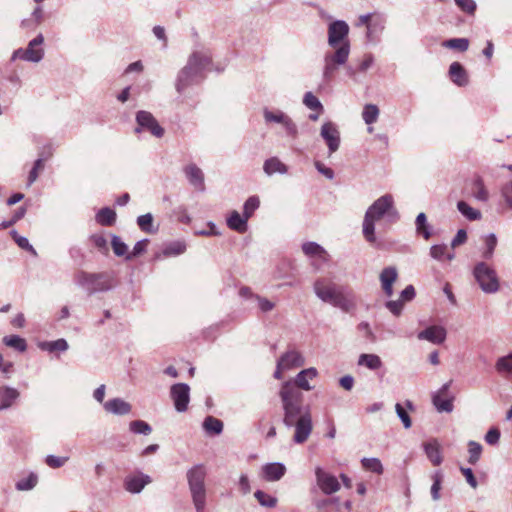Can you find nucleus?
Masks as SVG:
<instances>
[{
	"instance_id": "nucleus-53",
	"label": "nucleus",
	"mask_w": 512,
	"mask_h": 512,
	"mask_svg": "<svg viewBox=\"0 0 512 512\" xmlns=\"http://www.w3.org/2000/svg\"><path fill=\"white\" fill-rule=\"evenodd\" d=\"M259 204H260L259 198L256 196H251L245 201L244 206H243V209H244L243 214L246 216V218L249 219L252 216L254 211L259 207Z\"/></svg>"
},
{
	"instance_id": "nucleus-18",
	"label": "nucleus",
	"mask_w": 512,
	"mask_h": 512,
	"mask_svg": "<svg viewBox=\"0 0 512 512\" xmlns=\"http://www.w3.org/2000/svg\"><path fill=\"white\" fill-rule=\"evenodd\" d=\"M397 279L398 271L396 267L388 266L381 271L379 275V280L385 296L389 298L393 296V284L396 282Z\"/></svg>"
},
{
	"instance_id": "nucleus-43",
	"label": "nucleus",
	"mask_w": 512,
	"mask_h": 512,
	"mask_svg": "<svg viewBox=\"0 0 512 512\" xmlns=\"http://www.w3.org/2000/svg\"><path fill=\"white\" fill-rule=\"evenodd\" d=\"M186 251V244L182 241H175L168 244L162 251L163 256L171 257L183 254Z\"/></svg>"
},
{
	"instance_id": "nucleus-29",
	"label": "nucleus",
	"mask_w": 512,
	"mask_h": 512,
	"mask_svg": "<svg viewBox=\"0 0 512 512\" xmlns=\"http://www.w3.org/2000/svg\"><path fill=\"white\" fill-rule=\"evenodd\" d=\"M357 364L372 371L380 369L383 365L382 360L378 355L367 353L359 355Z\"/></svg>"
},
{
	"instance_id": "nucleus-17",
	"label": "nucleus",
	"mask_w": 512,
	"mask_h": 512,
	"mask_svg": "<svg viewBox=\"0 0 512 512\" xmlns=\"http://www.w3.org/2000/svg\"><path fill=\"white\" fill-rule=\"evenodd\" d=\"M277 362L280 364L281 368H285L286 370L290 371L295 368L302 367L305 364V358L301 352L295 349H290L283 353Z\"/></svg>"
},
{
	"instance_id": "nucleus-63",
	"label": "nucleus",
	"mask_w": 512,
	"mask_h": 512,
	"mask_svg": "<svg viewBox=\"0 0 512 512\" xmlns=\"http://www.w3.org/2000/svg\"><path fill=\"white\" fill-rule=\"evenodd\" d=\"M255 300L258 303V307L262 312H269L273 310L275 304L267 298L261 296H255Z\"/></svg>"
},
{
	"instance_id": "nucleus-48",
	"label": "nucleus",
	"mask_w": 512,
	"mask_h": 512,
	"mask_svg": "<svg viewBox=\"0 0 512 512\" xmlns=\"http://www.w3.org/2000/svg\"><path fill=\"white\" fill-rule=\"evenodd\" d=\"M129 429L135 434L149 435L152 431L151 426L143 420H134L130 422Z\"/></svg>"
},
{
	"instance_id": "nucleus-16",
	"label": "nucleus",
	"mask_w": 512,
	"mask_h": 512,
	"mask_svg": "<svg viewBox=\"0 0 512 512\" xmlns=\"http://www.w3.org/2000/svg\"><path fill=\"white\" fill-rule=\"evenodd\" d=\"M151 482L152 479L149 475L137 471L125 477L124 488L131 494H139Z\"/></svg>"
},
{
	"instance_id": "nucleus-36",
	"label": "nucleus",
	"mask_w": 512,
	"mask_h": 512,
	"mask_svg": "<svg viewBox=\"0 0 512 512\" xmlns=\"http://www.w3.org/2000/svg\"><path fill=\"white\" fill-rule=\"evenodd\" d=\"M415 225L417 234L423 236L426 240L431 237L430 226L425 213L421 212L417 215Z\"/></svg>"
},
{
	"instance_id": "nucleus-7",
	"label": "nucleus",
	"mask_w": 512,
	"mask_h": 512,
	"mask_svg": "<svg viewBox=\"0 0 512 512\" xmlns=\"http://www.w3.org/2000/svg\"><path fill=\"white\" fill-rule=\"evenodd\" d=\"M473 276L484 293L493 294L500 288L499 278L495 269L484 261L475 264Z\"/></svg>"
},
{
	"instance_id": "nucleus-28",
	"label": "nucleus",
	"mask_w": 512,
	"mask_h": 512,
	"mask_svg": "<svg viewBox=\"0 0 512 512\" xmlns=\"http://www.w3.org/2000/svg\"><path fill=\"white\" fill-rule=\"evenodd\" d=\"M247 221L244 214L241 216L237 211H232L227 218V225L230 229L243 233L247 230Z\"/></svg>"
},
{
	"instance_id": "nucleus-52",
	"label": "nucleus",
	"mask_w": 512,
	"mask_h": 512,
	"mask_svg": "<svg viewBox=\"0 0 512 512\" xmlns=\"http://www.w3.org/2000/svg\"><path fill=\"white\" fill-rule=\"evenodd\" d=\"M11 236L20 248L31 252L33 255H37L35 249L26 237L20 236L15 230L11 231Z\"/></svg>"
},
{
	"instance_id": "nucleus-8",
	"label": "nucleus",
	"mask_w": 512,
	"mask_h": 512,
	"mask_svg": "<svg viewBox=\"0 0 512 512\" xmlns=\"http://www.w3.org/2000/svg\"><path fill=\"white\" fill-rule=\"evenodd\" d=\"M334 49V51H328L324 55L323 79L327 82L332 79L338 66L347 62L350 54L349 42H344Z\"/></svg>"
},
{
	"instance_id": "nucleus-42",
	"label": "nucleus",
	"mask_w": 512,
	"mask_h": 512,
	"mask_svg": "<svg viewBox=\"0 0 512 512\" xmlns=\"http://www.w3.org/2000/svg\"><path fill=\"white\" fill-rule=\"evenodd\" d=\"M18 397L19 392L15 388H2V409L11 407Z\"/></svg>"
},
{
	"instance_id": "nucleus-46",
	"label": "nucleus",
	"mask_w": 512,
	"mask_h": 512,
	"mask_svg": "<svg viewBox=\"0 0 512 512\" xmlns=\"http://www.w3.org/2000/svg\"><path fill=\"white\" fill-rule=\"evenodd\" d=\"M255 498L263 507L274 508L277 505V498L265 493L262 490H257L254 493Z\"/></svg>"
},
{
	"instance_id": "nucleus-5",
	"label": "nucleus",
	"mask_w": 512,
	"mask_h": 512,
	"mask_svg": "<svg viewBox=\"0 0 512 512\" xmlns=\"http://www.w3.org/2000/svg\"><path fill=\"white\" fill-rule=\"evenodd\" d=\"M206 475V468L202 464L194 465L186 473L192 503L196 512H205L207 497Z\"/></svg>"
},
{
	"instance_id": "nucleus-41",
	"label": "nucleus",
	"mask_w": 512,
	"mask_h": 512,
	"mask_svg": "<svg viewBox=\"0 0 512 512\" xmlns=\"http://www.w3.org/2000/svg\"><path fill=\"white\" fill-rule=\"evenodd\" d=\"M361 464H362V467L365 469V470H368V471H371L373 473H376L378 475H381L384 471L383 469V465L380 461V459L378 458H362L361 459Z\"/></svg>"
},
{
	"instance_id": "nucleus-57",
	"label": "nucleus",
	"mask_w": 512,
	"mask_h": 512,
	"mask_svg": "<svg viewBox=\"0 0 512 512\" xmlns=\"http://www.w3.org/2000/svg\"><path fill=\"white\" fill-rule=\"evenodd\" d=\"M456 5L467 14H474L477 8L474 0H454Z\"/></svg>"
},
{
	"instance_id": "nucleus-23",
	"label": "nucleus",
	"mask_w": 512,
	"mask_h": 512,
	"mask_svg": "<svg viewBox=\"0 0 512 512\" xmlns=\"http://www.w3.org/2000/svg\"><path fill=\"white\" fill-rule=\"evenodd\" d=\"M286 473V467L280 462L268 463L262 467V477L269 482L279 481Z\"/></svg>"
},
{
	"instance_id": "nucleus-61",
	"label": "nucleus",
	"mask_w": 512,
	"mask_h": 512,
	"mask_svg": "<svg viewBox=\"0 0 512 512\" xmlns=\"http://www.w3.org/2000/svg\"><path fill=\"white\" fill-rule=\"evenodd\" d=\"M386 308L395 316H399L402 313L404 302L400 299L390 300L385 303Z\"/></svg>"
},
{
	"instance_id": "nucleus-47",
	"label": "nucleus",
	"mask_w": 512,
	"mask_h": 512,
	"mask_svg": "<svg viewBox=\"0 0 512 512\" xmlns=\"http://www.w3.org/2000/svg\"><path fill=\"white\" fill-rule=\"evenodd\" d=\"M468 452H469V458L468 462L472 465L476 464L481 456L482 453V446L476 441H469L468 442Z\"/></svg>"
},
{
	"instance_id": "nucleus-2",
	"label": "nucleus",
	"mask_w": 512,
	"mask_h": 512,
	"mask_svg": "<svg viewBox=\"0 0 512 512\" xmlns=\"http://www.w3.org/2000/svg\"><path fill=\"white\" fill-rule=\"evenodd\" d=\"M398 219L399 213L395 207L394 197L391 194L382 195L365 212L362 223L364 239L370 244H375L377 241L375 233L376 223L382 220L394 223Z\"/></svg>"
},
{
	"instance_id": "nucleus-62",
	"label": "nucleus",
	"mask_w": 512,
	"mask_h": 512,
	"mask_svg": "<svg viewBox=\"0 0 512 512\" xmlns=\"http://www.w3.org/2000/svg\"><path fill=\"white\" fill-rule=\"evenodd\" d=\"M446 250H447V246L442 244V245H433L431 248H430V256L435 259V260H438V261H442L444 260V256L446 254Z\"/></svg>"
},
{
	"instance_id": "nucleus-38",
	"label": "nucleus",
	"mask_w": 512,
	"mask_h": 512,
	"mask_svg": "<svg viewBox=\"0 0 512 512\" xmlns=\"http://www.w3.org/2000/svg\"><path fill=\"white\" fill-rule=\"evenodd\" d=\"M38 483V476L36 473H29L26 477L20 479L16 483V489L19 491H30Z\"/></svg>"
},
{
	"instance_id": "nucleus-10",
	"label": "nucleus",
	"mask_w": 512,
	"mask_h": 512,
	"mask_svg": "<svg viewBox=\"0 0 512 512\" xmlns=\"http://www.w3.org/2000/svg\"><path fill=\"white\" fill-rule=\"evenodd\" d=\"M263 117L266 123H277L283 128L287 137L296 139L298 136V127L292 118L281 110L264 109Z\"/></svg>"
},
{
	"instance_id": "nucleus-58",
	"label": "nucleus",
	"mask_w": 512,
	"mask_h": 512,
	"mask_svg": "<svg viewBox=\"0 0 512 512\" xmlns=\"http://www.w3.org/2000/svg\"><path fill=\"white\" fill-rule=\"evenodd\" d=\"M395 410H396L397 416L402 421L403 426L406 429L410 428L412 425V422H411L410 416H409L408 412L405 410V408L401 404L397 403L395 405Z\"/></svg>"
},
{
	"instance_id": "nucleus-33",
	"label": "nucleus",
	"mask_w": 512,
	"mask_h": 512,
	"mask_svg": "<svg viewBox=\"0 0 512 512\" xmlns=\"http://www.w3.org/2000/svg\"><path fill=\"white\" fill-rule=\"evenodd\" d=\"M457 209L466 219L470 221L480 220L482 217V214L479 210L474 209L467 202L462 200L457 203Z\"/></svg>"
},
{
	"instance_id": "nucleus-1",
	"label": "nucleus",
	"mask_w": 512,
	"mask_h": 512,
	"mask_svg": "<svg viewBox=\"0 0 512 512\" xmlns=\"http://www.w3.org/2000/svg\"><path fill=\"white\" fill-rule=\"evenodd\" d=\"M314 367L301 370L294 378L284 381L279 390L283 409V424L294 428L292 437L296 444L305 443L313 430L311 407L304 403L303 391H311L310 380L317 377Z\"/></svg>"
},
{
	"instance_id": "nucleus-45",
	"label": "nucleus",
	"mask_w": 512,
	"mask_h": 512,
	"mask_svg": "<svg viewBox=\"0 0 512 512\" xmlns=\"http://www.w3.org/2000/svg\"><path fill=\"white\" fill-rule=\"evenodd\" d=\"M45 168V159L40 157L38 158L29 172L27 185H32L38 178V176L43 172Z\"/></svg>"
},
{
	"instance_id": "nucleus-35",
	"label": "nucleus",
	"mask_w": 512,
	"mask_h": 512,
	"mask_svg": "<svg viewBox=\"0 0 512 512\" xmlns=\"http://www.w3.org/2000/svg\"><path fill=\"white\" fill-rule=\"evenodd\" d=\"M473 196L476 200L481 202H486L489 199V193L481 177H477L473 181Z\"/></svg>"
},
{
	"instance_id": "nucleus-64",
	"label": "nucleus",
	"mask_w": 512,
	"mask_h": 512,
	"mask_svg": "<svg viewBox=\"0 0 512 512\" xmlns=\"http://www.w3.org/2000/svg\"><path fill=\"white\" fill-rule=\"evenodd\" d=\"M500 431L498 428H491L485 435V441L489 445H496L500 440Z\"/></svg>"
},
{
	"instance_id": "nucleus-22",
	"label": "nucleus",
	"mask_w": 512,
	"mask_h": 512,
	"mask_svg": "<svg viewBox=\"0 0 512 512\" xmlns=\"http://www.w3.org/2000/svg\"><path fill=\"white\" fill-rule=\"evenodd\" d=\"M184 173L189 183L194 186L197 190L203 191L204 185V174L202 170L194 163L188 164L184 168Z\"/></svg>"
},
{
	"instance_id": "nucleus-30",
	"label": "nucleus",
	"mask_w": 512,
	"mask_h": 512,
	"mask_svg": "<svg viewBox=\"0 0 512 512\" xmlns=\"http://www.w3.org/2000/svg\"><path fill=\"white\" fill-rule=\"evenodd\" d=\"M496 371L504 376H512V352L499 357L495 363Z\"/></svg>"
},
{
	"instance_id": "nucleus-56",
	"label": "nucleus",
	"mask_w": 512,
	"mask_h": 512,
	"mask_svg": "<svg viewBox=\"0 0 512 512\" xmlns=\"http://www.w3.org/2000/svg\"><path fill=\"white\" fill-rule=\"evenodd\" d=\"M91 241L93 244L103 253H107L108 248V241L106 237L103 234H94L91 236Z\"/></svg>"
},
{
	"instance_id": "nucleus-34",
	"label": "nucleus",
	"mask_w": 512,
	"mask_h": 512,
	"mask_svg": "<svg viewBox=\"0 0 512 512\" xmlns=\"http://www.w3.org/2000/svg\"><path fill=\"white\" fill-rule=\"evenodd\" d=\"M484 250L482 252V257L486 260H490L493 258L495 248L497 246L498 240L494 233H490L485 235L484 238Z\"/></svg>"
},
{
	"instance_id": "nucleus-60",
	"label": "nucleus",
	"mask_w": 512,
	"mask_h": 512,
	"mask_svg": "<svg viewBox=\"0 0 512 512\" xmlns=\"http://www.w3.org/2000/svg\"><path fill=\"white\" fill-rule=\"evenodd\" d=\"M147 244H148V240L147 239H143V240L138 241L134 245L133 250L131 251V253L126 255V259L130 260V259H132L134 257H137V256L141 255L146 250Z\"/></svg>"
},
{
	"instance_id": "nucleus-24",
	"label": "nucleus",
	"mask_w": 512,
	"mask_h": 512,
	"mask_svg": "<svg viewBox=\"0 0 512 512\" xmlns=\"http://www.w3.org/2000/svg\"><path fill=\"white\" fill-rule=\"evenodd\" d=\"M449 76L451 81L459 87L467 86L469 83L468 73L459 62H453L450 65Z\"/></svg>"
},
{
	"instance_id": "nucleus-40",
	"label": "nucleus",
	"mask_w": 512,
	"mask_h": 512,
	"mask_svg": "<svg viewBox=\"0 0 512 512\" xmlns=\"http://www.w3.org/2000/svg\"><path fill=\"white\" fill-rule=\"evenodd\" d=\"M442 46L448 49L465 52L469 48V40L467 38H452L444 41Z\"/></svg>"
},
{
	"instance_id": "nucleus-6",
	"label": "nucleus",
	"mask_w": 512,
	"mask_h": 512,
	"mask_svg": "<svg viewBox=\"0 0 512 512\" xmlns=\"http://www.w3.org/2000/svg\"><path fill=\"white\" fill-rule=\"evenodd\" d=\"M74 281L77 285L84 288L88 294L104 292L112 288L110 277L104 273H87L80 271L75 275Z\"/></svg>"
},
{
	"instance_id": "nucleus-55",
	"label": "nucleus",
	"mask_w": 512,
	"mask_h": 512,
	"mask_svg": "<svg viewBox=\"0 0 512 512\" xmlns=\"http://www.w3.org/2000/svg\"><path fill=\"white\" fill-rule=\"evenodd\" d=\"M441 480H442L441 473L436 472L433 475V484L431 486V497L434 501H438L440 499Z\"/></svg>"
},
{
	"instance_id": "nucleus-20",
	"label": "nucleus",
	"mask_w": 512,
	"mask_h": 512,
	"mask_svg": "<svg viewBox=\"0 0 512 512\" xmlns=\"http://www.w3.org/2000/svg\"><path fill=\"white\" fill-rule=\"evenodd\" d=\"M447 336L446 329L442 326L433 325L422 331L417 335L419 340H426L433 344H442Z\"/></svg>"
},
{
	"instance_id": "nucleus-54",
	"label": "nucleus",
	"mask_w": 512,
	"mask_h": 512,
	"mask_svg": "<svg viewBox=\"0 0 512 512\" xmlns=\"http://www.w3.org/2000/svg\"><path fill=\"white\" fill-rule=\"evenodd\" d=\"M112 249L115 255L117 256H124L127 255L128 247L127 245L121 240L120 237L116 235H112V241H111Z\"/></svg>"
},
{
	"instance_id": "nucleus-11",
	"label": "nucleus",
	"mask_w": 512,
	"mask_h": 512,
	"mask_svg": "<svg viewBox=\"0 0 512 512\" xmlns=\"http://www.w3.org/2000/svg\"><path fill=\"white\" fill-rule=\"evenodd\" d=\"M136 122L137 127L135 128V133H140L142 130H146L157 138H161L164 135V129L148 111H138L136 113Z\"/></svg>"
},
{
	"instance_id": "nucleus-32",
	"label": "nucleus",
	"mask_w": 512,
	"mask_h": 512,
	"mask_svg": "<svg viewBox=\"0 0 512 512\" xmlns=\"http://www.w3.org/2000/svg\"><path fill=\"white\" fill-rule=\"evenodd\" d=\"M96 221L103 226H112L116 221V213L109 207L102 208L96 214Z\"/></svg>"
},
{
	"instance_id": "nucleus-19",
	"label": "nucleus",
	"mask_w": 512,
	"mask_h": 512,
	"mask_svg": "<svg viewBox=\"0 0 512 512\" xmlns=\"http://www.w3.org/2000/svg\"><path fill=\"white\" fill-rule=\"evenodd\" d=\"M451 383L452 381L445 383L433 396V404L439 412H451L453 410V398L446 396Z\"/></svg>"
},
{
	"instance_id": "nucleus-12",
	"label": "nucleus",
	"mask_w": 512,
	"mask_h": 512,
	"mask_svg": "<svg viewBox=\"0 0 512 512\" xmlns=\"http://www.w3.org/2000/svg\"><path fill=\"white\" fill-rule=\"evenodd\" d=\"M349 26L345 21L336 20L329 24L328 27V44L332 48L340 46L344 42H348L347 36Z\"/></svg>"
},
{
	"instance_id": "nucleus-51",
	"label": "nucleus",
	"mask_w": 512,
	"mask_h": 512,
	"mask_svg": "<svg viewBox=\"0 0 512 512\" xmlns=\"http://www.w3.org/2000/svg\"><path fill=\"white\" fill-rule=\"evenodd\" d=\"M139 228L146 233H153V216L151 213L141 215L137 218Z\"/></svg>"
},
{
	"instance_id": "nucleus-25",
	"label": "nucleus",
	"mask_w": 512,
	"mask_h": 512,
	"mask_svg": "<svg viewBox=\"0 0 512 512\" xmlns=\"http://www.w3.org/2000/svg\"><path fill=\"white\" fill-rule=\"evenodd\" d=\"M424 451L427 455V458L431 461V463L435 466H439L442 461L441 455V447L437 440H431L423 444Z\"/></svg>"
},
{
	"instance_id": "nucleus-13",
	"label": "nucleus",
	"mask_w": 512,
	"mask_h": 512,
	"mask_svg": "<svg viewBox=\"0 0 512 512\" xmlns=\"http://www.w3.org/2000/svg\"><path fill=\"white\" fill-rule=\"evenodd\" d=\"M170 397L177 412H185L190 401V387L185 383H177L170 388Z\"/></svg>"
},
{
	"instance_id": "nucleus-44",
	"label": "nucleus",
	"mask_w": 512,
	"mask_h": 512,
	"mask_svg": "<svg viewBox=\"0 0 512 512\" xmlns=\"http://www.w3.org/2000/svg\"><path fill=\"white\" fill-rule=\"evenodd\" d=\"M40 347H41V349L49 351V352H54V351L64 352L69 348V345L65 339H58L55 341L44 342L41 344Z\"/></svg>"
},
{
	"instance_id": "nucleus-3",
	"label": "nucleus",
	"mask_w": 512,
	"mask_h": 512,
	"mask_svg": "<svg viewBox=\"0 0 512 512\" xmlns=\"http://www.w3.org/2000/svg\"><path fill=\"white\" fill-rule=\"evenodd\" d=\"M313 290L316 296L341 311L349 313L356 308V295L352 289L336 284L332 279L320 277L315 280Z\"/></svg>"
},
{
	"instance_id": "nucleus-27",
	"label": "nucleus",
	"mask_w": 512,
	"mask_h": 512,
	"mask_svg": "<svg viewBox=\"0 0 512 512\" xmlns=\"http://www.w3.org/2000/svg\"><path fill=\"white\" fill-rule=\"evenodd\" d=\"M263 170L268 176H271L275 173L286 174L288 167L279 158L271 157L264 162Z\"/></svg>"
},
{
	"instance_id": "nucleus-14",
	"label": "nucleus",
	"mask_w": 512,
	"mask_h": 512,
	"mask_svg": "<svg viewBox=\"0 0 512 512\" xmlns=\"http://www.w3.org/2000/svg\"><path fill=\"white\" fill-rule=\"evenodd\" d=\"M320 136L325 141L329 155L335 153L340 147V132L337 125L331 121L325 122L321 126Z\"/></svg>"
},
{
	"instance_id": "nucleus-59",
	"label": "nucleus",
	"mask_w": 512,
	"mask_h": 512,
	"mask_svg": "<svg viewBox=\"0 0 512 512\" xmlns=\"http://www.w3.org/2000/svg\"><path fill=\"white\" fill-rule=\"evenodd\" d=\"M68 457H60L55 455H48L46 457L45 463L51 468H60L65 465L68 461Z\"/></svg>"
},
{
	"instance_id": "nucleus-37",
	"label": "nucleus",
	"mask_w": 512,
	"mask_h": 512,
	"mask_svg": "<svg viewBox=\"0 0 512 512\" xmlns=\"http://www.w3.org/2000/svg\"><path fill=\"white\" fill-rule=\"evenodd\" d=\"M2 341L8 347L15 349L18 352H24L27 349L26 340L18 335L5 336Z\"/></svg>"
},
{
	"instance_id": "nucleus-31",
	"label": "nucleus",
	"mask_w": 512,
	"mask_h": 512,
	"mask_svg": "<svg viewBox=\"0 0 512 512\" xmlns=\"http://www.w3.org/2000/svg\"><path fill=\"white\" fill-rule=\"evenodd\" d=\"M203 429L207 434L219 435L223 431V422L213 416H207L203 421Z\"/></svg>"
},
{
	"instance_id": "nucleus-15",
	"label": "nucleus",
	"mask_w": 512,
	"mask_h": 512,
	"mask_svg": "<svg viewBox=\"0 0 512 512\" xmlns=\"http://www.w3.org/2000/svg\"><path fill=\"white\" fill-rule=\"evenodd\" d=\"M317 485L324 494L331 495L340 489V483L337 478L324 471L321 467L315 469Z\"/></svg>"
},
{
	"instance_id": "nucleus-26",
	"label": "nucleus",
	"mask_w": 512,
	"mask_h": 512,
	"mask_svg": "<svg viewBox=\"0 0 512 512\" xmlns=\"http://www.w3.org/2000/svg\"><path fill=\"white\" fill-rule=\"evenodd\" d=\"M302 250L305 255L310 258H315L322 262L328 261V254L325 249L315 242H306L302 245Z\"/></svg>"
},
{
	"instance_id": "nucleus-49",
	"label": "nucleus",
	"mask_w": 512,
	"mask_h": 512,
	"mask_svg": "<svg viewBox=\"0 0 512 512\" xmlns=\"http://www.w3.org/2000/svg\"><path fill=\"white\" fill-rule=\"evenodd\" d=\"M326 505H334L338 512H349L351 509V502L346 501L345 503L341 504L338 498H330L323 500L317 504L319 508H322Z\"/></svg>"
},
{
	"instance_id": "nucleus-21",
	"label": "nucleus",
	"mask_w": 512,
	"mask_h": 512,
	"mask_svg": "<svg viewBox=\"0 0 512 512\" xmlns=\"http://www.w3.org/2000/svg\"><path fill=\"white\" fill-rule=\"evenodd\" d=\"M104 410L113 415H127L131 412L132 406L121 398H113L103 403Z\"/></svg>"
},
{
	"instance_id": "nucleus-4",
	"label": "nucleus",
	"mask_w": 512,
	"mask_h": 512,
	"mask_svg": "<svg viewBox=\"0 0 512 512\" xmlns=\"http://www.w3.org/2000/svg\"><path fill=\"white\" fill-rule=\"evenodd\" d=\"M211 63V54L208 50H196L189 56L187 64L179 71L175 88L179 94L196 85L203 78L204 70Z\"/></svg>"
},
{
	"instance_id": "nucleus-39",
	"label": "nucleus",
	"mask_w": 512,
	"mask_h": 512,
	"mask_svg": "<svg viewBox=\"0 0 512 512\" xmlns=\"http://www.w3.org/2000/svg\"><path fill=\"white\" fill-rule=\"evenodd\" d=\"M380 111L375 104H366L363 108L362 118L367 125H372L378 120Z\"/></svg>"
},
{
	"instance_id": "nucleus-9",
	"label": "nucleus",
	"mask_w": 512,
	"mask_h": 512,
	"mask_svg": "<svg viewBox=\"0 0 512 512\" xmlns=\"http://www.w3.org/2000/svg\"><path fill=\"white\" fill-rule=\"evenodd\" d=\"M44 36L38 34L34 39L30 40L26 48H19L12 54L11 61L23 60L32 63H39L44 57Z\"/></svg>"
},
{
	"instance_id": "nucleus-50",
	"label": "nucleus",
	"mask_w": 512,
	"mask_h": 512,
	"mask_svg": "<svg viewBox=\"0 0 512 512\" xmlns=\"http://www.w3.org/2000/svg\"><path fill=\"white\" fill-rule=\"evenodd\" d=\"M303 103L307 108L311 110H317L319 112L323 111L322 103L312 92L305 93L303 97Z\"/></svg>"
}]
</instances>
